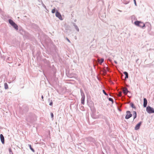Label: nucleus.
Listing matches in <instances>:
<instances>
[{
	"label": "nucleus",
	"instance_id": "nucleus-1",
	"mask_svg": "<svg viewBox=\"0 0 154 154\" xmlns=\"http://www.w3.org/2000/svg\"><path fill=\"white\" fill-rule=\"evenodd\" d=\"M134 24L136 26L142 28L143 29L145 28L146 25V23L145 24L142 22L139 21H135L134 22Z\"/></svg>",
	"mask_w": 154,
	"mask_h": 154
},
{
	"label": "nucleus",
	"instance_id": "nucleus-2",
	"mask_svg": "<svg viewBox=\"0 0 154 154\" xmlns=\"http://www.w3.org/2000/svg\"><path fill=\"white\" fill-rule=\"evenodd\" d=\"M147 112L149 113H154V109L149 106L146 107V109Z\"/></svg>",
	"mask_w": 154,
	"mask_h": 154
},
{
	"label": "nucleus",
	"instance_id": "nucleus-3",
	"mask_svg": "<svg viewBox=\"0 0 154 154\" xmlns=\"http://www.w3.org/2000/svg\"><path fill=\"white\" fill-rule=\"evenodd\" d=\"M26 120L27 122V124L29 125L33 122V120L32 117L30 116H28L26 119Z\"/></svg>",
	"mask_w": 154,
	"mask_h": 154
},
{
	"label": "nucleus",
	"instance_id": "nucleus-4",
	"mask_svg": "<svg viewBox=\"0 0 154 154\" xmlns=\"http://www.w3.org/2000/svg\"><path fill=\"white\" fill-rule=\"evenodd\" d=\"M126 115L125 116V119H128L132 116V114L131 113V112L130 111H127L126 112Z\"/></svg>",
	"mask_w": 154,
	"mask_h": 154
},
{
	"label": "nucleus",
	"instance_id": "nucleus-5",
	"mask_svg": "<svg viewBox=\"0 0 154 154\" xmlns=\"http://www.w3.org/2000/svg\"><path fill=\"white\" fill-rule=\"evenodd\" d=\"M56 16L57 17H58L61 20H62V17L58 11H57V12H56Z\"/></svg>",
	"mask_w": 154,
	"mask_h": 154
},
{
	"label": "nucleus",
	"instance_id": "nucleus-6",
	"mask_svg": "<svg viewBox=\"0 0 154 154\" xmlns=\"http://www.w3.org/2000/svg\"><path fill=\"white\" fill-rule=\"evenodd\" d=\"M142 122H140L138 124H137L135 126V130H138L140 128V127L141 125V124Z\"/></svg>",
	"mask_w": 154,
	"mask_h": 154
},
{
	"label": "nucleus",
	"instance_id": "nucleus-7",
	"mask_svg": "<svg viewBox=\"0 0 154 154\" xmlns=\"http://www.w3.org/2000/svg\"><path fill=\"white\" fill-rule=\"evenodd\" d=\"M0 139L1 140V141L2 143V144H4L5 143V141H4V137L3 135L1 134L0 135Z\"/></svg>",
	"mask_w": 154,
	"mask_h": 154
},
{
	"label": "nucleus",
	"instance_id": "nucleus-8",
	"mask_svg": "<svg viewBox=\"0 0 154 154\" xmlns=\"http://www.w3.org/2000/svg\"><path fill=\"white\" fill-rule=\"evenodd\" d=\"M123 93L126 95L129 91H128V89L127 88H123Z\"/></svg>",
	"mask_w": 154,
	"mask_h": 154
},
{
	"label": "nucleus",
	"instance_id": "nucleus-9",
	"mask_svg": "<svg viewBox=\"0 0 154 154\" xmlns=\"http://www.w3.org/2000/svg\"><path fill=\"white\" fill-rule=\"evenodd\" d=\"M147 103V101L146 99V98L143 99V106L145 107L146 106Z\"/></svg>",
	"mask_w": 154,
	"mask_h": 154
},
{
	"label": "nucleus",
	"instance_id": "nucleus-10",
	"mask_svg": "<svg viewBox=\"0 0 154 154\" xmlns=\"http://www.w3.org/2000/svg\"><path fill=\"white\" fill-rule=\"evenodd\" d=\"M104 60L103 58H101L100 59L98 58V59L97 61V62L100 64H101L103 62Z\"/></svg>",
	"mask_w": 154,
	"mask_h": 154
},
{
	"label": "nucleus",
	"instance_id": "nucleus-11",
	"mask_svg": "<svg viewBox=\"0 0 154 154\" xmlns=\"http://www.w3.org/2000/svg\"><path fill=\"white\" fill-rule=\"evenodd\" d=\"M123 73L125 75V79H126L128 78V73L126 72H124Z\"/></svg>",
	"mask_w": 154,
	"mask_h": 154
},
{
	"label": "nucleus",
	"instance_id": "nucleus-12",
	"mask_svg": "<svg viewBox=\"0 0 154 154\" xmlns=\"http://www.w3.org/2000/svg\"><path fill=\"white\" fill-rule=\"evenodd\" d=\"M123 73L125 75V79H126L128 78V73L126 72H124Z\"/></svg>",
	"mask_w": 154,
	"mask_h": 154
},
{
	"label": "nucleus",
	"instance_id": "nucleus-13",
	"mask_svg": "<svg viewBox=\"0 0 154 154\" xmlns=\"http://www.w3.org/2000/svg\"><path fill=\"white\" fill-rule=\"evenodd\" d=\"M16 30H18V27L17 25L15 23H14L12 26Z\"/></svg>",
	"mask_w": 154,
	"mask_h": 154
},
{
	"label": "nucleus",
	"instance_id": "nucleus-14",
	"mask_svg": "<svg viewBox=\"0 0 154 154\" xmlns=\"http://www.w3.org/2000/svg\"><path fill=\"white\" fill-rule=\"evenodd\" d=\"M9 23L12 26L14 23H15L11 19H9Z\"/></svg>",
	"mask_w": 154,
	"mask_h": 154
},
{
	"label": "nucleus",
	"instance_id": "nucleus-15",
	"mask_svg": "<svg viewBox=\"0 0 154 154\" xmlns=\"http://www.w3.org/2000/svg\"><path fill=\"white\" fill-rule=\"evenodd\" d=\"M85 97H82L81 99V103L83 104H84L85 103Z\"/></svg>",
	"mask_w": 154,
	"mask_h": 154
},
{
	"label": "nucleus",
	"instance_id": "nucleus-16",
	"mask_svg": "<svg viewBox=\"0 0 154 154\" xmlns=\"http://www.w3.org/2000/svg\"><path fill=\"white\" fill-rule=\"evenodd\" d=\"M4 87H5V89H7L8 88V85L7 84V83H5L4 84Z\"/></svg>",
	"mask_w": 154,
	"mask_h": 154
},
{
	"label": "nucleus",
	"instance_id": "nucleus-17",
	"mask_svg": "<svg viewBox=\"0 0 154 154\" xmlns=\"http://www.w3.org/2000/svg\"><path fill=\"white\" fill-rule=\"evenodd\" d=\"M28 146H29V147L30 149L33 152H35V150L34 149L32 148V147L31 146L30 144H28Z\"/></svg>",
	"mask_w": 154,
	"mask_h": 154
},
{
	"label": "nucleus",
	"instance_id": "nucleus-18",
	"mask_svg": "<svg viewBox=\"0 0 154 154\" xmlns=\"http://www.w3.org/2000/svg\"><path fill=\"white\" fill-rule=\"evenodd\" d=\"M74 26L75 27V28L77 30V31L78 32L79 31V29L77 26L75 25V23L74 24Z\"/></svg>",
	"mask_w": 154,
	"mask_h": 154
},
{
	"label": "nucleus",
	"instance_id": "nucleus-19",
	"mask_svg": "<svg viewBox=\"0 0 154 154\" xmlns=\"http://www.w3.org/2000/svg\"><path fill=\"white\" fill-rule=\"evenodd\" d=\"M81 93L82 97H85V94L84 93L83 91L82 90H81Z\"/></svg>",
	"mask_w": 154,
	"mask_h": 154
},
{
	"label": "nucleus",
	"instance_id": "nucleus-20",
	"mask_svg": "<svg viewBox=\"0 0 154 154\" xmlns=\"http://www.w3.org/2000/svg\"><path fill=\"white\" fill-rule=\"evenodd\" d=\"M130 105L131 106L132 108H135V106L134 105V104L132 103H130Z\"/></svg>",
	"mask_w": 154,
	"mask_h": 154
},
{
	"label": "nucleus",
	"instance_id": "nucleus-21",
	"mask_svg": "<svg viewBox=\"0 0 154 154\" xmlns=\"http://www.w3.org/2000/svg\"><path fill=\"white\" fill-rule=\"evenodd\" d=\"M122 92L120 91L119 92L118 96L119 97H121L122 96Z\"/></svg>",
	"mask_w": 154,
	"mask_h": 154
},
{
	"label": "nucleus",
	"instance_id": "nucleus-22",
	"mask_svg": "<svg viewBox=\"0 0 154 154\" xmlns=\"http://www.w3.org/2000/svg\"><path fill=\"white\" fill-rule=\"evenodd\" d=\"M9 151L10 154H13L12 152V151L11 148L9 149Z\"/></svg>",
	"mask_w": 154,
	"mask_h": 154
},
{
	"label": "nucleus",
	"instance_id": "nucleus-23",
	"mask_svg": "<svg viewBox=\"0 0 154 154\" xmlns=\"http://www.w3.org/2000/svg\"><path fill=\"white\" fill-rule=\"evenodd\" d=\"M109 101H112V103H113V99L111 98H109Z\"/></svg>",
	"mask_w": 154,
	"mask_h": 154
},
{
	"label": "nucleus",
	"instance_id": "nucleus-24",
	"mask_svg": "<svg viewBox=\"0 0 154 154\" xmlns=\"http://www.w3.org/2000/svg\"><path fill=\"white\" fill-rule=\"evenodd\" d=\"M103 93L106 95V96H108V94L106 93V92H105V91L104 90H103Z\"/></svg>",
	"mask_w": 154,
	"mask_h": 154
},
{
	"label": "nucleus",
	"instance_id": "nucleus-25",
	"mask_svg": "<svg viewBox=\"0 0 154 154\" xmlns=\"http://www.w3.org/2000/svg\"><path fill=\"white\" fill-rule=\"evenodd\" d=\"M134 116V120L137 117V114H133Z\"/></svg>",
	"mask_w": 154,
	"mask_h": 154
},
{
	"label": "nucleus",
	"instance_id": "nucleus-26",
	"mask_svg": "<svg viewBox=\"0 0 154 154\" xmlns=\"http://www.w3.org/2000/svg\"><path fill=\"white\" fill-rule=\"evenodd\" d=\"M55 12V8H54L52 10V13H54Z\"/></svg>",
	"mask_w": 154,
	"mask_h": 154
},
{
	"label": "nucleus",
	"instance_id": "nucleus-27",
	"mask_svg": "<svg viewBox=\"0 0 154 154\" xmlns=\"http://www.w3.org/2000/svg\"><path fill=\"white\" fill-rule=\"evenodd\" d=\"M80 109H81L82 110H84V107L83 106H81V107H80Z\"/></svg>",
	"mask_w": 154,
	"mask_h": 154
},
{
	"label": "nucleus",
	"instance_id": "nucleus-28",
	"mask_svg": "<svg viewBox=\"0 0 154 154\" xmlns=\"http://www.w3.org/2000/svg\"><path fill=\"white\" fill-rule=\"evenodd\" d=\"M66 39L69 43H71L70 41L67 38H66Z\"/></svg>",
	"mask_w": 154,
	"mask_h": 154
},
{
	"label": "nucleus",
	"instance_id": "nucleus-29",
	"mask_svg": "<svg viewBox=\"0 0 154 154\" xmlns=\"http://www.w3.org/2000/svg\"><path fill=\"white\" fill-rule=\"evenodd\" d=\"M51 116L52 118H53L54 117V115L52 113H51Z\"/></svg>",
	"mask_w": 154,
	"mask_h": 154
},
{
	"label": "nucleus",
	"instance_id": "nucleus-30",
	"mask_svg": "<svg viewBox=\"0 0 154 154\" xmlns=\"http://www.w3.org/2000/svg\"><path fill=\"white\" fill-rule=\"evenodd\" d=\"M53 105V102L52 101L51 102L49 103V105L50 106H52Z\"/></svg>",
	"mask_w": 154,
	"mask_h": 154
},
{
	"label": "nucleus",
	"instance_id": "nucleus-31",
	"mask_svg": "<svg viewBox=\"0 0 154 154\" xmlns=\"http://www.w3.org/2000/svg\"><path fill=\"white\" fill-rule=\"evenodd\" d=\"M134 2L135 5L136 6H137V4H136V0H134Z\"/></svg>",
	"mask_w": 154,
	"mask_h": 154
},
{
	"label": "nucleus",
	"instance_id": "nucleus-32",
	"mask_svg": "<svg viewBox=\"0 0 154 154\" xmlns=\"http://www.w3.org/2000/svg\"><path fill=\"white\" fill-rule=\"evenodd\" d=\"M137 114L136 112L135 111H134L133 114Z\"/></svg>",
	"mask_w": 154,
	"mask_h": 154
},
{
	"label": "nucleus",
	"instance_id": "nucleus-33",
	"mask_svg": "<svg viewBox=\"0 0 154 154\" xmlns=\"http://www.w3.org/2000/svg\"><path fill=\"white\" fill-rule=\"evenodd\" d=\"M41 97H42V98L43 99V101L44 100L43 99V98H44L43 96V95H42Z\"/></svg>",
	"mask_w": 154,
	"mask_h": 154
},
{
	"label": "nucleus",
	"instance_id": "nucleus-34",
	"mask_svg": "<svg viewBox=\"0 0 154 154\" xmlns=\"http://www.w3.org/2000/svg\"><path fill=\"white\" fill-rule=\"evenodd\" d=\"M103 71L104 72L106 73V70H104Z\"/></svg>",
	"mask_w": 154,
	"mask_h": 154
},
{
	"label": "nucleus",
	"instance_id": "nucleus-35",
	"mask_svg": "<svg viewBox=\"0 0 154 154\" xmlns=\"http://www.w3.org/2000/svg\"><path fill=\"white\" fill-rule=\"evenodd\" d=\"M114 62L115 63L117 64V61H115Z\"/></svg>",
	"mask_w": 154,
	"mask_h": 154
},
{
	"label": "nucleus",
	"instance_id": "nucleus-36",
	"mask_svg": "<svg viewBox=\"0 0 154 154\" xmlns=\"http://www.w3.org/2000/svg\"><path fill=\"white\" fill-rule=\"evenodd\" d=\"M43 5H44V7L45 8H46V6H45V5L44 4H43Z\"/></svg>",
	"mask_w": 154,
	"mask_h": 154
},
{
	"label": "nucleus",
	"instance_id": "nucleus-37",
	"mask_svg": "<svg viewBox=\"0 0 154 154\" xmlns=\"http://www.w3.org/2000/svg\"><path fill=\"white\" fill-rule=\"evenodd\" d=\"M106 69H107V70H109V68H108V67H107V68H106Z\"/></svg>",
	"mask_w": 154,
	"mask_h": 154
}]
</instances>
